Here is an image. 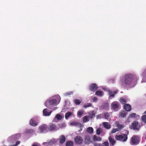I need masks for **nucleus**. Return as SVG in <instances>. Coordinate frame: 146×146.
Returning <instances> with one entry per match:
<instances>
[{"mask_svg": "<svg viewBox=\"0 0 146 146\" xmlns=\"http://www.w3.org/2000/svg\"><path fill=\"white\" fill-rule=\"evenodd\" d=\"M127 135L125 134H123L122 135L115 136V139L117 140H119L122 142L126 141L127 139Z\"/></svg>", "mask_w": 146, "mask_h": 146, "instance_id": "f257e3e1", "label": "nucleus"}, {"mask_svg": "<svg viewBox=\"0 0 146 146\" xmlns=\"http://www.w3.org/2000/svg\"><path fill=\"white\" fill-rule=\"evenodd\" d=\"M139 143V138L138 136H133L130 140V143L131 145H136Z\"/></svg>", "mask_w": 146, "mask_h": 146, "instance_id": "f03ea898", "label": "nucleus"}, {"mask_svg": "<svg viewBox=\"0 0 146 146\" xmlns=\"http://www.w3.org/2000/svg\"><path fill=\"white\" fill-rule=\"evenodd\" d=\"M119 104L117 101H114L112 102L111 105V109L114 111H117L119 108Z\"/></svg>", "mask_w": 146, "mask_h": 146, "instance_id": "7ed1b4c3", "label": "nucleus"}, {"mask_svg": "<svg viewBox=\"0 0 146 146\" xmlns=\"http://www.w3.org/2000/svg\"><path fill=\"white\" fill-rule=\"evenodd\" d=\"M56 102L57 100L56 99H50L48 100H47L45 102V105L46 107L48 108V106L47 105L48 103L51 105L54 106L56 105Z\"/></svg>", "mask_w": 146, "mask_h": 146, "instance_id": "20e7f679", "label": "nucleus"}, {"mask_svg": "<svg viewBox=\"0 0 146 146\" xmlns=\"http://www.w3.org/2000/svg\"><path fill=\"white\" fill-rule=\"evenodd\" d=\"M74 141L77 144H81L83 141L82 137L80 136H76L74 139Z\"/></svg>", "mask_w": 146, "mask_h": 146, "instance_id": "39448f33", "label": "nucleus"}, {"mask_svg": "<svg viewBox=\"0 0 146 146\" xmlns=\"http://www.w3.org/2000/svg\"><path fill=\"white\" fill-rule=\"evenodd\" d=\"M131 127L134 129L139 130L140 126L138 124V122L137 121H134L132 124Z\"/></svg>", "mask_w": 146, "mask_h": 146, "instance_id": "423d86ee", "label": "nucleus"}, {"mask_svg": "<svg viewBox=\"0 0 146 146\" xmlns=\"http://www.w3.org/2000/svg\"><path fill=\"white\" fill-rule=\"evenodd\" d=\"M115 127H117L116 128L119 131L123 129L125 125L123 124H120L118 121H116L115 122Z\"/></svg>", "mask_w": 146, "mask_h": 146, "instance_id": "0eeeda50", "label": "nucleus"}, {"mask_svg": "<svg viewBox=\"0 0 146 146\" xmlns=\"http://www.w3.org/2000/svg\"><path fill=\"white\" fill-rule=\"evenodd\" d=\"M47 125H46L42 124L39 126V129L40 133H42L44 131L46 130L48 128Z\"/></svg>", "mask_w": 146, "mask_h": 146, "instance_id": "6e6552de", "label": "nucleus"}, {"mask_svg": "<svg viewBox=\"0 0 146 146\" xmlns=\"http://www.w3.org/2000/svg\"><path fill=\"white\" fill-rule=\"evenodd\" d=\"M52 111H50L47 108L44 109L43 111V115L45 116H49L50 115Z\"/></svg>", "mask_w": 146, "mask_h": 146, "instance_id": "1a4fd4ad", "label": "nucleus"}, {"mask_svg": "<svg viewBox=\"0 0 146 146\" xmlns=\"http://www.w3.org/2000/svg\"><path fill=\"white\" fill-rule=\"evenodd\" d=\"M48 128L49 131H51L58 130V128H56V125L53 124L50 125Z\"/></svg>", "mask_w": 146, "mask_h": 146, "instance_id": "9d476101", "label": "nucleus"}, {"mask_svg": "<svg viewBox=\"0 0 146 146\" xmlns=\"http://www.w3.org/2000/svg\"><path fill=\"white\" fill-rule=\"evenodd\" d=\"M38 123L35 121L34 119H32L30 121V124L33 126H36L38 125Z\"/></svg>", "mask_w": 146, "mask_h": 146, "instance_id": "9b49d317", "label": "nucleus"}, {"mask_svg": "<svg viewBox=\"0 0 146 146\" xmlns=\"http://www.w3.org/2000/svg\"><path fill=\"white\" fill-rule=\"evenodd\" d=\"M90 143H92L91 141V138L89 136L87 135L85 138V143L86 144H89Z\"/></svg>", "mask_w": 146, "mask_h": 146, "instance_id": "f8f14e48", "label": "nucleus"}, {"mask_svg": "<svg viewBox=\"0 0 146 146\" xmlns=\"http://www.w3.org/2000/svg\"><path fill=\"white\" fill-rule=\"evenodd\" d=\"M108 139L110 143V146H113L116 142L115 140L111 136L109 137Z\"/></svg>", "mask_w": 146, "mask_h": 146, "instance_id": "ddd939ff", "label": "nucleus"}, {"mask_svg": "<svg viewBox=\"0 0 146 146\" xmlns=\"http://www.w3.org/2000/svg\"><path fill=\"white\" fill-rule=\"evenodd\" d=\"M102 124L104 127L107 129H109L111 127V125L108 122H103Z\"/></svg>", "mask_w": 146, "mask_h": 146, "instance_id": "4468645a", "label": "nucleus"}, {"mask_svg": "<svg viewBox=\"0 0 146 146\" xmlns=\"http://www.w3.org/2000/svg\"><path fill=\"white\" fill-rule=\"evenodd\" d=\"M124 108L127 111H129L131 110V106L129 104H125L124 105Z\"/></svg>", "mask_w": 146, "mask_h": 146, "instance_id": "2eb2a0df", "label": "nucleus"}, {"mask_svg": "<svg viewBox=\"0 0 146 146\" xmlns=\"http://www.w3.org/2000/svg\"><path fill=\"white\" fill-rule=\"evenodd\" d=\"M59 139H60V143L62 144L65 142L66 140V137L64 135H62L60 136Z\"/></svg>", "mask_w": 146, "mask_h": 146, "instance_id": "dca6fc26", "label": "nucleus"}, {"mask_svg": "<svg viewBox=\"0 0 146 146\" xmlns=\"http://www.w3.org/2000/svg\"><path fill=\"white\" fill-rule=\"evenodd\" d=\"M93 140L94 141H101L102 140V138L101 137H98L95 135L93 137Z\"/></svg>", "mask_w": 146, "mask_h": 146, "instance_id": "f3484780", "label": "nucleus"}, {"mask_svg": "<svg viewBox=\"0 0 146 146\" xmlns=\"http://www.w3.org/2000/svg\"><path fill=\"white\" fill-rule=\"evenodd\" d=\"M86 131L90 134H92L93 133L94 129L92 127H89L86 129Z\"/></svg>", "mask_w": 146, "mask_h": 146, "instance_id": "a211bd4d", "label": "nucleus"}, {"mask_svg": "<svg viewBox=\"0 0 146 146\" xmlns=\"http://www.w3.org/2000/svg\"><path fill=\"white\" fill-rule=\"evenodd\" d=\"M62 116L59 113L56 114L55 116L54 119H56L58 120H60L62 119Z\"/></svg>", "mask_w": 146, "mask_h": 146, "instance_id": "6ab92c4d", "label": "nucleus"}, {"mask_svg": "<svg viewBox=\"0 0 146 146\" xmlns=\"http://www.w3.org/2000/svg\"><path fill=\"white\" fill-rule=\"evenodd\" d=\"M89 116H84L82 119V121L83 123H86L88 122L89 121Z\"/></svg>", "mask_w": 146, "mask_h": 146, "instance_id": "aec40b11", "label": "nucleus"}, {"mask_svg": "<svg viewBox=\"0 0 146 146\" xmlns=\"http://www.w3.org/2000/svg\"><path fill=\"white\" fill-rule=\"evenodd\" d=\"M72 113L71 112H68L65 115V118L66 119H68V118L72 115Z\"/></svg>", "mask_w": 146, "mask_h": 146, "instance_id": "412c9836", "label": "nucleus"}, {"mask_svg": "<svg viewBox=\"0 0 146 146\" xmlns=\"http://www.w3.org/2000/svg\"><path fill=\"white\" fill-rule=\"evenodd\" d=\"M73 142L72 141H68L66 143V146H73Z\"/></svg>", "mask_w": 146, "mask_h": 146, "instance_id": "4be33fe9", "label": "nucleus"}, {"mask_svg": "<svg viewBox=\"0 0 146 146\" xmlns=\"http://www.w3.org/2000/svg\"><path fill=\"white\" fill-rule=\"evenodd\" d=\"M104 118L108 120L110 116V113H108V112L105 113H104Z\"/></svg>", "mask_w": 146, "mask_h": 146, "instance_id": "5701e85b", "label": "nucleus"}, {"mask_svg": "<svg viewBox=\"0 0 146 146\" xmlns=\"http://www.w3.org/2000/svg\"><path fill=\"white\" fill-rule=\"evenodd\" d=\"M126 112L124 111H123L120 113V116L122 117H124L126 115Z\"/></svg>", "mask_w": 146, "mask_h": 146, "instance_id": "b1692460", "label": "nucleus"}, {"mask_svg": "<svg viewBox=\"0 0 146 146\" xmlns=\"http://www.w3.org/2000/svg\"><path fill=\"white\" fill-rule=\"evenodd\" d=\"M92 106V104L90 103H88L85 104L84 106L83 107L85 108H88Z\"/></svg>", "mask_w": 146, "mask_h": 146, "instance_id": "393cba45", "label": "nucleus"}, {"mask_svg": "<svg viewBox=\"0 0 146 146\" xmlns=\"http://www.w3.org/2000/svg\"><path fill=\"white\" fill-rule=\"evenodd\" d=\"M74 103L77 105H79L81 103V101L79 99H75L74 101Z\"/></svg>", "mask_w": 146, "mask_h": 146, "instance_id": "a878e982", "label": "nucleus"}, {"mask_svg": "<svg viewBox=\"0 0 146 146\" xmlns=\"http://www.w3.org/2000/svg\"><path fill=\"white\" fill-rule=\"evenodd\" d=\"M96 94L101 97L103 96L104 93H103V92H96Z\"/></svg>", "mask_w": 146, "mask_h": 146, "instance_id": "bb28decb", "label": "nucleus"}, {"mask_svg": "<svg viewBox=\"0 0 146 146\" xmlns=\"http://www.w3.org/2000/svg\"><path fill=\"white\" fill-rule=\"evenodd\" d=\"M34 132V131L33 129H30L27 131V133L29 134H32Z\"/></svg>", "mask_w": 146, "mask_h": 146, "instance_id": "cd10ccee", "label": "nucleus"}, {"mask_svg": "<svg viewBox=\"0 0 146 146\" xmlns=\"http://www.w3.org/2000/svg\"><path fill=\"white\" fill-rule=\"evenodd\" d=\"M110 92V96L109 97V98H110V99H111V98H110L111 97H113L115 96V94L117 93V92H114V94H112V92Z\"/></svg>", "mask_w": 146, "mask_h": 146, "instance_id": "c85d7f7f", "label": "nucleus"}, {"mask_svg": "<svg viewBox=\"0 0 146 146\" xmlns=\"http://www.w3.org/2000/svg\"><path fill=\"white\" fill-rule=\"evenodd\" d=\"M141 118L143 121L145 123H146V115H142Z\"/></svg>", "mask_w": 146, "mask_h": 146, "instance_id": "c756f323", "label": "nucleus"}, {"mask_svg": "<svg viewBox=\"0 0 146 146\" xmlns=\"http://www.w3.org/2000/svg\"><path fill=\"white\" fill-rule=\"evenodd\" d=\"M120 102L121 104H124L126 102V101L123 98H121L120 100Z\"/></svg>", "mask_w": 146, "mask_h": 146, "instance_id": "7c9ffc66", "label": "nucleus"}, {"mask_svg": "<svg viewBox=\"0 0 146 146\" xmlns=\"http://www.w3.org/2000/svg\"><path fill=\"white\" fill-rule=\"evenodd\" d=\"M95 113H93L92 114H90L89 115V117L90 118H92L93 117L95 116Z\"/></svg>", "mask_w": 146, "mask_h": 146, "instance_id": "2f4dec72", "label": "nucleus"}, {"mask_svg": "<svg viewBox=\"0 0 146 146\" xmlns=\"http://www.w3.org/2000/svg\"><path fill=\"white\" fill-rule=\"evenodd\" d=\"M64 125V124H58L57 125L58 127H56V128H58V129L59 128H62L63 126Z\"/></svg>", "mask_w": 146, "mask_h": 146, "instance_id": "473e14b6", "label": "nucleus"}, {"mask_svg": "<svg viewBox=\"0 0 146 146\" xmlns=\"http://www.w3.org/2000/svg\"><path fill=\"white\" fill-rule=\"evenodd\" d=\"M103 115V114H99L96 116V118L97 119H101Z\"/></svg>", "mask_w": 146, "mask_h": 146, "instance_id": "72a5a7b5", "label": "nucleus"}, {"mask_svg": "<svg viewBox=\"0 0 146 146\" xmlns=\"http://www.w3.org/2000/svg\"><path fill=\"white\" fill-rule=\"evenodd\" d=\"M101 129L99 128H98V129H97L96 133L97 134L99 135L100 134L101 131Z\"/></svg>", "mask_w": 146, "mask_h": 146, "instance_id": "f704fd0d", "label": "nucleus"}, {"mask_svg": "<svg viewBox=\"0 0 146 146\" xmlns=\"http://www.w3.org/2000/svg\"><path fill=\"white\" fill-rule=\"evenodd\" d=\"M136 115V114L135 113H133L129 115V117L131 118L135 117Z\"/></svg>", "mask_w": 146, "mask_h": 146, "instance_id": "c9c22d12", "label": "nucleus"}, {"mask_svg": "<svg viewBox=\"0 0 146 146\" xmlns=\"http://www.w3.org/2000/svg\"><path fill=\"white\" fill-rule=\"evenodd\" d=\"M83 114V112L82 111H79L78 113V115L79 116H81Z\"/></svg>", "mask_w": 146, "mask_h": 146, "instance_id": "e433bc0d", "label": "nucleus"}, {"mask_svg": "<svg viewBox=\"0 0 146 146\" xmlns=\"http://www.w3.org/2000/svg\"><path fill=\"white\" fill-rule=\"evenodd\" d=\"M104 146H109V143L108 141H105L103 143Z\"/></svg>", "mask_w": 146, "mask_h": 146, "instance_id": "4c0bfd02", "label": "nucleus"}, {"mask_svg": "<svg viewBox=\"0 0 146 146\" xmlns=\"http://www.w3.org/2000/svg\"><path fill=\"white\" fill-rule=\"evenodd\" d=\"M119 131L117 128H114L111 131V133H114L117 131Z\"/></svg>", "mask_w": 146, "mask_h": 146, "instance_id": "58836bf2", "label": "nucleus"}, {"mask_svg": "<svg viewBox=\"0 0 146 146\" xmlns=\"http://www.w3.org/2000/svg\"><path fill=\"white\" fill-rule=\"evenodd\" d=\"M93 144L94 146H102V145L100 143H94Z\"/></svg>", "mask_w": 146, "mask_h": 146, "instance_id": "ea45409f", "label": "nucleus"}, {"mask_svg": "<svg viewBox=\"0 0 146 146\" xmlns=\"http://www.w3.org/2000/svg\"><path fill=\"white\" fill-rule=\"evenodd\" d=\"M98 100V98L96 97H94L93 99V101L95 102Z\"/></svg>", "mask_w": 146, "mask_h": 146, "instance_id": "a19ab883", "label": "nucleus"}, {"mask_svg": "<svg viewBox=\"0 0 146 146\" xmlns=\"http://www.w3.org/2000/svg\"><path fill=\"white\" fill-rule=\"evenodd\" d=\"M104 105H105L107 107L109 106L108 104V103H105L104 104Z\"/></svg>", "mask_w": 146, "mask_h": 146, "instance_id": "79ce46f5", "label": "nucleus"}, {"mask_svg": "<svg viewBox=\"0 0 146 146\" xmlns=\"http://www.w3.org/2000/svg\"><path fill=\"white\" fill-rule=\"evenodd\" d=\"M32 146H38V145L36 144H33Z\"/></svg>", "mask_w": 146, "mask_h": 146, "instance_id": "37998d69", "label": "nucleus"}, {"mask_svg": "<svg viewBox=\"0 0 146 146\" xmlns=\"http://www.w3.org/2000/svg\"><path fill=\"white\" fill-rule=\"evenodd\" d=\"M144 113L146 114V110L145 111Z\"/></svg>", "mask_w": 146, "mask_h": 146, "instance_id": "c03bdc74", "label": "nucleus"}, {"mask_svg": "<svg viewBox=\"0 0 146 146\" xmlns=\"http://www.w3.org/2000/svg\"><path fill=\"white\" fill-rule=\"evenodd\" d=\"M93 112H94V111H93Z\"/></svg>", "mask_w": 146, "mask_h": 146, "instance_id": "a18cd8bd", "label": "nucleus"}, {"mask_svg": "<svg viewBox=\"0 0 146 146\" xmlns=\"http://www.w3.org/2000/svg\"><path fill=\"white\" fill-rule=\"evenodd\" d=\"M145 146H146V145Z\"/></svg>", "mask_w": 146, "mask_h": 146, "instance_id": "49530a36", "label": "nucleus"}]
</instances>
